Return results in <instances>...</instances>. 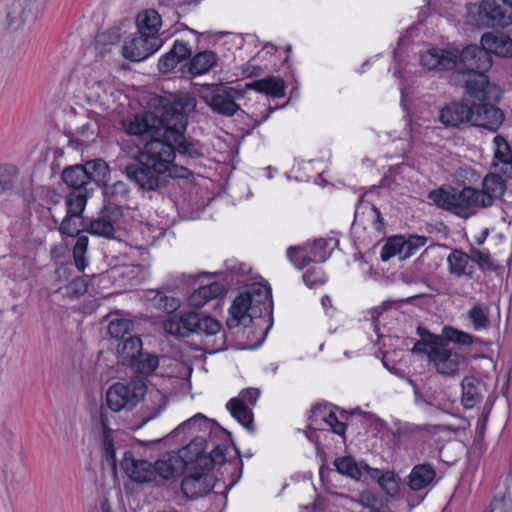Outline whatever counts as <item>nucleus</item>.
<instances>
[{"instance_id":"obj_1","label":"nucleus","mask_w":512,"mask_h":512,"mask_svg":"<svg viewBox=\"0 0 512 512\" xmlns=\"http://www.w3.org/2000/svg\"><path fill=\"white\" fill-rule=\"evenodd\" d=\"M173 141L156 137L147 141L139 149L134 161L125 166V174L129 180L143 191H160L172 176L175 167V147Z\"/></svg>"},{"instance_id":"obj_2","label":"nucleus","mask_w":512,"mask_h":512,"mask_svg":"<svg viewBox=\"0 0 512 512\" xmlns=\"http://www.w3.org/2000/svg\"><path fill=\"white\" fill-rule=\"evenodd\" d=\"M506 182L499 175L487 174L482 181V189L464 187L438 189L429 193V199L439 208L445 209L459 217L468 218L475 215L480 209L494 205L501 199L506 191Z\"/></svg>"},{"instance_id":"obj_3","label":"nucleus","mask_w":512,"mask_h":512,"mask_svg":"<svg viewBox=\"0 0 512 512\" xmlns=\"http://www.w3.org/2000/svg\"><path fill=\"white\" fill-rule=\"evenodd\" d=\"M420 62L428 70L456 69L462 74L488 71L492 67L491 56L482 45H468L461 52L432 48L421 55Z\"/></svg>"},{"instance_id":"obj_4","label":"nucleus","mask_w":512,"mask_h":512,"mask_svg":"<svg viewBox=\"0 0 512 512\" xmlns=\"http://www.w3.org/2000/svg\"><path fill=\"white\" fill-rule=\"evenodd\" d=\"M271 289L264 283H253L241 292L229 308L226 324L229 328L248 326L271 308Z\"/></svg>"},{"instance_id":"obj_5","label":"nucleus","mask_w":512,"mask_h":512,"mask_svg":"<svg viewBox=\"0 0 512 512\" xmlns=\"http://www.w3.org/2000/svg\"><path fill=\"white\" fill-rule=\"evenodd\" d=\"M469 22L477 27H508L512 24V7L497 0H482L467 4Z\"/></svg>"},{"instance_id":"obj_6","label":"nucleus","mask_w":512,"mask_h":512,"mask_svg":"<svg viewBox=\"0 0 512 512\" xmlns=\"http://www.w3.org/2000/svg\"><path fill=\"white\" fill-rule=\"evenodd\" d=\"M146 392L147 387L143 379L116 382L106 392L107 406L113 412L132 409L143 399Z\"/></svg>"},{"instance_id":"obj_7","label":"nucleus","mask_w":512,"mask_h":512,"mask_svg":"<svg viewBox=\"0 0 512 512\" xmlns=\"http://www.w3.org/2000/svg\"><path fill=\"white\" fill-rule=\"evenodd\" d=\"M337 244L338 241L334 238H320L315 240L313 244L289 247L287 257L296 268L303 269L312 262H325Z\"/></svg>"},{"instance_id":"obj_8","label":"nucleus","mask_w":512,"mask_h":512,"mask_svg":"<svg viewBox=\"0 0 512 512\" xmlns=\"http://www.w3.org/2000/svg\"><path fill=\"white\" fill-rule=\"evenodd\" d=\"M244 97V92L234 87L223 85L213 86L208 91L202 93L201 98L205 104L214 112L224 117H232L237 112L244 111L237 100Z\"/></svg>"},{"instance_id":"obj_9","label":"nucleus","mask_w":512,"mask_h":512,"mask_svg":"<svg viewBox=\"0 0 512 512\" xmlns=\"http://www.w3.org/2000/svg\"><path fill=\"white\" fill-rule=\"evenodd\" d=\"M122 217L123 208L119 205H105L98 216L89 220L84 226L91 235L112 239Z\"/></svg>"},{"instance_id":"obj_10","label":"nucleus","mask_w":512,"mask_h":512,"mask_svg":"<svg viewBox=\"0 0 512 512\" xmlns=\"http://www.w3.org/2000/svg\"><path fill=\"white\" fill-rule=\"evenodd\" d=\"M259 395L258 389L247 388L242 390L238 397L230 399L226 405L231 415L250 432H254L252 407Z\"/></svg>"},{"instance_id":"obj_11","label":"nucleus","mask_w":512,"mask_h":512,"mask_svg":"<svg viewBox=\"0 0 512 512\" xmlns=\"http://www.w3.org/2000/svg\"><path fill=\"white\" fill-rule=\"evenodd\" d=\"M177 431L196 433L191 439L187 449L192 450L203 444L211 435H224L226 431L222 429L215 421L207 418L205 415L198 413L178 426Z\"/></svg>"},{"instance_id":"obj_12","label":"nucleus","mask_w":512,"mask_h":512,"mask_svg":"<svg viewBox=\"0 0 512 512\" xmlns=\"http://www.w3.org/2000/svg\"><path fill=\"white\" fill-rule=\"evenodd\" d=\"M431 341L433 347L429 350V360L436 371L444 376H455L460 364L457 353L447 347L442 337H432Z\"/></svg>"},{"instance_id":"obj_13","label":"nucleus","mask_w":512,"mask_h":512,"mask_svg":"<svg viewBox=\"0 0 512 512\" xmlns=\"http://www.w3.org/2000/svg\"><path fill=\"white\" fill-rule=\"evenodd\" d=\"M158 120L160 122L156 123V129L159 130L158 137L173 142L183 138L187 118L180 109L174 106L165 107L161 116H158Z\"/></svg>"},{"instance_id":"obj_14","label":"nucleus","mask_w":512,"mask_h":512,"mask_svg":"<svg viewBox=\"0 0 512 512\" xmlns=\"http://www.w3.org/2000/svg\"><path fill=\"white\" fill-rule=\"evenodd\" d=\"M161 45L160 37H146L138 33L125 41L122 55L132 62H140L154 54Z\"/></svg>"},{"instance_id":"obj_15","label":"nucleus","mask_w":512,"mask_h":512,"mask_svg":"<svg viewBox=\"0 0 512 512\" xmlns=\"http://www.w3.org/2000/svg\"><path fill=\"white\" fill-rule=\"evenodd\" d=\"M122 470L134 482L147 483L155 479L153 464L147 460L136 458L131 451H125L120 462Z\"/></svg>"},{"instance_id":"obj_16","label":"nucleus","mask_w":512,"mask_h":512,"mask_svg":"<svg viewBox=\"0 0 512 512\" xmlns=\"http://www.w3.org/2000/svg\"><path fill=\"white\" fill-rule=\"evenodd\" d=\"M503 121L504 113L494 105L486 102L473 105L472 125L495 132Z\"/></svg>"},{"instance_id":"obj_17","label":"nucleus","mask_w":512,"mask_h":512,"mask_svg":"<svg viewBox=\"0 0 512 512\" xmlns=\"http://www.w3.org/2000/svg\"><path fill=\"white\" fill-rule=\"evenodd\" d=\"M473 105L464 102L446 104L439 113V120L446 128H456L462 124H472Z\"/></svg>"},{"instance_id":"obj_18","label":"nucleus","mask_w":512,"mask_h":512,"mask_svg":"<svg viewBox=\"0 0 512 512\" xmlns=\"http://www.w3.org/2000/svg\"><path fill=\"white\" fill-rule=\"evenodd\" d=\"M198 323L195 325L193 333L204 335L206 337L205 345L211 347V351L216 352L224 348V335L221 333V325L210 316L198 313Z\"/></svg>"},{"instance_id":"obj_19","label":"nucleus","mask_w":512,"mask_h":512,"mask_svg":"<svg viewBox=\"0 0 512 512\" xmlns=\"http://www.w3.org/2000/svg\"><path fill=\"white\" fill-rule=\"evenodd\" d=\"M156 123H160L158 116L151 112L122 120V126L128 134L141 137L149 136L152 139L158 137L159 134Z\"/></svg>"},{"instance_id":"obj_20","label":"nucleus","mask_w":512,"mask_h":512,"mask_svg":"<svg viewBox=\"0 0 512 512\" xmlns=\"http://www.w3.org/2000/svg\"><path fill=\"white\" fill-rule=\"evenodd\" d=\"M215 480L211 474L197 473L184 477L181 490L188 499H197L207 495L214 487Z\"/></svg>"},{"instance_id":"obj_21","label":"nucleus","mask_w":512,"mask_h":512,"mask_svg":"<svg viewBox=\"0 0 512 512\" xmlns=\"http://www.w3.org/2000/svg\"><path fill=\"white\" fill-rule=\"evenodd\" d=\"M198 321V313L187 312L180 316H171L163 321V329L167 334L176 337H188L193 333Z\"/></svg>"},{"instance_id":"obj_22","label":"nucleus","mask_w":512,"mask_h":512,"mask_svg":"<svg viewBox=\"0 0 512 512\" xmlns=\"http://www.w3.org/2000/svg\"><path fill=\"white\" fill-rule=\"evenodd\" d=\"M481 45L488 54H495L499 57H512V38L503 33H485L481 37Z\"/></svg>"},{"instance_id":"obj_23","label":"nucleus","mask_w":512,"mask_h":512,"mask_svg":"<svg viewBox=\"0 0 512 512\" xmlns=\"http://www.w3.org/2000/svg\"><path fill=\"white\" fill-rule=\"evenodd\" d=\"M436 478V471L430 464L414 466L407 476V485L413 491H420L430 486Z\"/></svg>"},{"instance_id":"obj_24","label":"nucleus","mask_w":512,"mask_h":512,"mask_svg":"<svg viewBox=\"0 0 512 512\" xmlns=\"http://www.w3.org/2000/svg\"><path fill=\"white\" fill-rule=\"evenodd\" d=\"M99 422L102 428V444H103V458L106 463L112 467L116 465V455L113 444V434L115 431L109 426V414L104 409L101 408Z\"/></svg>"},{"instance_id":"obj_25","label":"nucleus","mask_w":512,"mask_h":512,"mask_svg":"<svg viewBox=\"0 0 512 512\" xmlns=\"http://www.w3.org/2000/svg\"><path fill=\"white\" fill-rule=\"evenodd\" d=\"M161 24V16L154 9L144 10L136 18L138 33L146 37H159Z\"/></svg>"},{"instance_id":"obj_26","label":"nucleus","mask_w":512,"mask_h":512,"mask_svg":"<svg viewBox=\"0 0 512 512\" xmlns=\"http://www.w3.org/2000/svg\"><path fill=\"white\" fill-rule=\"evenodd\" d=\"M224 287L219 282H212L207 285L200 286L188 298V303L191 307L201 308L208 301L216 299L224 294Z\"/></svg>"},{"instance_id":"obj_27","label":"nucleus","mask_w":512,"mask_h":512,"mask_svg":"<svg viewBox=\"0 0 512 512\" xmlns=\"http://www.w3.org/2000/svg\"><path fill=\"white\" fill-rule=\"evenodd\" d=\"M485 72L479 71L467 74L468 78L465 80L466 92L479 101L489 99V81Z\"/></svg>"},{"instance_id":"obj_28","label":"nucleus","mask_w":512,"mask_h":512,"mask_svg":"<svg viewBox=\"0 0 512 512\" xmlns=\"http://www.w3.org/2000/svg\"><path fill=\"white\" fill-rule=\"evenodd\" d=\"M494 144L496 146L494 158L496 160L495 166L506 177H512V151L508 142L500 135L494 137Z\"/></svg>"},{"instance_id":"obj_29","label":"nucleus","mask_w":512,"mask_h":512,"mask_svg":"<svg viewBox=\"0 0 512 512\" xmlns=\"http://www.w3.org/2000/svg\"><path fill=\"white\" fill-rule=\"evenodd\" d=\"M102 193L107 202L106 205H122L128 200L130 188L128 184L122 180H117L112 184L107 181L102 184Z\"/></svg>"},{"instance_id":"obj_30","label":"nucleus","mask_w":512,"mask_h":512,"mask_svg":"<svg viewBox=\"0 0 512 512\" xmlns=\"http://www.w3.org/2000/svg\"><path fill=\"white\" fill-rule=\"evenodd\" d=\"M166 402V397L159 390L150 391L148 393V399L140 412V426L156 418L164 410Z\"/></svg>"},{"instance_id":"obj_31","label":"nucleus","mask_w":512,"mask_h":512,"mask_svg":"<svg viewBox=\"0 0 512 512\" xmlns=\"http://www.w3.org/2000/svg\"><path fill=\"white\" fill-rule=\"evenodd\" d=\"M226 434L227 432L222 436L224 437ZM219 436L220 435L209 436L203 441V444H199L198 447L193 449L195 450V454L198 456L208 452L213 465H222L225 462L226 446L216 441V438Z\"/></svg>"},{"instance_id":"obj_32","label":"nucleus","mask_w":512,"mask_h":512,"mask_svg":"<svg viewBox=\"0 0 512 512\" xmlns=\"http://www.w3.org/2000/svg\"><path fill=\"white\" fill-rule=\"evenodd\" d=\"M312 420L310 425L316 424V422L320 419L327 426L331 428V430L340 436L345 434L346 426L343 422L339 421L335 412L329 406H316L312 410Z\"/></svg>"},{"instance_id":"obj_33","label":"nucleus","mask_w":512,"mask_h":512,"mask_svg":"<svg viewBox=\"0 0 512 512\" xmlns=\"http://www.w3.org/2000/svg\"><path fill=\"white\" fill-rule=\"evenodd\" d=\"M117 355L122 364L131 366L132 362L142 352V342L137 336L129 335L117 344Z\"/></svg>"},{"instance_id":"obj_34","label":"nucleus","mask_w":512,"mask_h":512,"mask_svg":"<svg viewBox=\"0 0 512 512\" xmlns=\"http://www.w3.org/2000/svg\"><path fill=\"white\" fill-rule=\"evenodd\" d=\"M447 262L451 274H454L457 277H472L474 266L471 263V258L468 254L455 249L448 256Z\"/></svg>"},{"instance_id":"obj_35","label":"nucleus","mask_w":512,"mask_h":512,"mask_svg":"<svg viewBox=\"0 0 512 512\" xmlns=\"http://www.w3.org/2000/svg\"><path fill=\"white\" fill-rule=\"evenodd\" d=\"M246 89L265 93L276 98L284 96L285 84L279 77L270 76L246 84Z\"/></svg>"},{"instance_id":"obj_36","label":"nucleus","mask_w":512,"mask_h":512,"mask_svg":"<svg viewBox=\"0 0 512 512\" xmlns=\"http://www.w3.org/2000/svg\"><path fill=\"white\" fill-rule=\"evenodd\" d=\"M184 468V462L177 455L160 459L153 464L155 477L159 475L163 479H170L180 474Z\"/></svg>"},{"instance_id":"obj_37","label":"nucleus","mask_w":512,"mask_h":512,"mask_svg":"<svg viewBox=\"0 0 512 512\" xmlns=\"http://www.w3.org/2000/svg\"><path fill=\"white\" fill-rule=\"evenodd\" d=\"M62 180L72 191L82 190L88 192V176L82 165L67 167L62 172Z\"/></svg>"},{"instance_id":"obj_38","label":"nucleus","mask_w":512,"mask_h":512,"mask_svg":"<svg viewBox=\"0 0 512 512\" xmlns=\"http://www.w3.org/2000/svg\"><path fill=\"white\" fill-rule=\"evenodd\" d=\"M146 298L153 307L168 314L175 312L180 307L179 299L168 296L160 290L147 291Z\"/></svg>"},{"instance_id":"obj_39","label":"nucleus","mask_w":512,"mask_h":512,"mask_svg":"<svg viewBox=\"0 0 512 512\" xmlns=\"http://www.w3.org/2000/svg\"><path fill=\"white\" fill-rule=\"evenodd\" d=\"M83 169L88 176V183L94 182L96 185L103 184L107 181L110 174L108 164L102 159H94L87 161L82 165Z\"/></svg>"},{"instance_id":"obj_40","label":"nucleus","mask_w":512,"mask_h":512,"mask_svg":"<svg viewBox=\"0 0 512 512\" xmlns=\"http://www.w3.org/2000/svg\"><path fill=\"white\" fill-rule=\"evenodd\" d=\"M217 63V55L212 51L197 53L190 61L189 72L201 75L211 70Z\"/></svg>"},{"instance_id":"obj_41","label":"nucleus","mask_w":512,"mask_h":512,"mask_svg":"<svg viewBox=\"0 0 512 512\" xmlns=\"http://www.w3.org/2000/svg\"><path fill=\"white\" fill-rule=\"evenodd\" d=\"M462 404L465 408H473L481 399L479 381L475 377H465L461 383Z\"/></svg>"},{"instance_id":"obj_42","label":"nucleus","mask_w":512,"mask_h":512,"mask_svg":"<svg viewBox=\"0 0 512 512\" xmlns=\"http://www.w3.org/2000/svg\"><path fill=\"white\" fill-rule=\"evenodd\" d=\"M467 319L475 331H481L490 327L489 308L485 304H477L467 312Z\"/></svg>"},{"instance_id":"obj_43","label":"nucleus","mask_w":512,"mask_h":512,"mask_svg":"<svg viewBox=\"0 0 512 512\" xmlns=\"http://www.w3.org/2000/svg\"><path fill=\"white\" fill-rule=\"evenodd\" d=\"M334 466L336 467L337 472L342 475L348 476L352 479H359L362 475V469L368 470L369 466L364 465L360 466L357 464L355 459L352 456H345L337 458L334 461Z\"/></svg>"},{"instance_id":"obj_44","label":"nucleus","mask_w":512,"mask_h":512,"mask_svg":"<svg viewBox=\"0 0 512 512\" xmlns=\"http://www.w3.org/2000/svg\"><path fill=\"white\" fill-rule=\"evenodd\" d=\"M88 196L89 194L86 191H71L65 200L66 214L69 216L81 217L85 209Z\"/></svg>"},{"instance_id":"obj_45","label":"nucleus","mask_w":512,"mask_h":512,"mask_svg":"<svg viewBox=\"0 0 512 512\" xmlns=\"http://www.w3.org/2000/svg\"><path fill=\"white\" fill-rule=\"evenodd\" d=\"M19 169L12 163L0 164V195L11 191L18 180Z\"/></svg>"},{"instance_id":"obj_46","label":"nucleus","mask_w":512,"mask_h":512,"mask_svg":"<svg viewBox=\"0 0 512 512\" xmlns=\"http://www.w3.org/2000/svg\"><path fill=\"white\" fill-rule=\"evenodd\" d=\"M158 366V358L147 353H140L132 362L131 368L142 375H150Z\"/></svg>"},{"instance_id":"obj_47","label":"nucleus","mask_w":512,"mask_h":512,"mask_svg":"<svg viewBox=\"0 0 512 512\" xmlns=\"http://www.w3.org/2000/svg\"><path fill=\"white\" fill-rule=\"evenodd\" d=\"M442 338L444 339L445 343L454 342L456 344L464 345V346L472 345L476 339L475 337L468 334L467 332L458 330V329L450 327V326H445L443 328V337Z\"/></svg>"},{"instance_id":"obj_48","label":"nucleus","mask_w":512,"mask_h":512,"mask_svg":"<svg viewBox=\"0 0 512 512\" xmlns=\"http://www.w3.org/2000/svg\"><path fill=\"white\" fill-rule=\"evenodd\" d=\"M88 237L85 235L78 236L73 247V257L75 266L79 271H84L88 262L85 257L88 248Z\"/></svg>"},{"instance_id":"obj_49","label":"nucleus","mask_w":512,"mask_h":512,"mask_svg":"<svg viewBox=\"0 0 512 512\" xmlns=\"http://www.w3.org/2000/svg\"><path fill=\"white\" fill-rule=\"evenodd\" d=\"M132 326L128 319L115 318L109 322L108 333L114 339H122L130 333Z\"/></svg>"},{"instance_id":"obj_50","label":"nucleus","mask_w":512,"mask_h":512,"mask_svg":"<svg viewBox=\"0 0 512 512\" xmlns=\"http://www.w3.org/2000/svg\"><path fill=\"white\" fill-rule=\"evenodd\" d=\"M81 217L77 216H66L63 218L59 225V232L63 236L75 237L78 235L81 227Z\"/></svg>"},{"instance_id":"obj_51","label":"nucleus","mask_w":512,"mask_h":512,"mask_svg":"<svg viewBox=\"0 0 512 512\" xmlns=\"http://www.w3.org/2000/svg\"><path fill=\"white\" fill-rule=\"evenodd\" d=\"M172 144L175 147V151L177 150L180 154L187 157L195 159L202 155L200 147L195 143L186 141L184 136L179 141L172 142Z\"/></svg>"},{"instance_id":"obj_52","label":"nucleus","mask_w":512,"mask_h":512,"mask_svg":"<svg viewBox=\"0 0 512 512\" xmlns=\"http://www.w3.org/2000/svg\"><path fill=\"white\" fill-rule=\"evenodd\" d=\"M400 248V236L391 237L388 241L383 245L380 253V257L382 261H388L391 258L398 256Z\"/></svg>"},{"instance_id":"obj_53","label":"nucleus","mask_w":512,"mask_h":512,"mask_svg":"<svg viewBox=\"0 0 512 512\" xmlns=\"http://www.w3.org/2000/svg\"><path fill=\"white\" fill-rule=\"evenodd\" d=\"M170 52L181 62L188 59L192 54L191 46L184 40H176Z\"/></svg>"},{"instance_id":"obj_54","label":"nucleus","mask_w":512,"mask_h":512,"mask_svg":"<svg viewBox=\"0 0 512 512\" xmlns=\"http://www.w3.org/2000/svg\"><path fill=\"white\" fill-rule=\"evenodd\" d=\"M303 281L305 284L312 288L325 283L326 279L323 272L320 269L307 270L303 274Z\"/></svg>"},{"instance_id":"obj_55","label":"nucleus","mask_w":512,"mask_h":512,"mask_svg":"<svg viewBox=\"0 0 512 512\" xmlns=\"http://www.w3.org/2000/svg\"><path fill=\"white\" fill-rule=\"evenodd\" d=\"M41 12H42V7H41L40 3L36 2V1L29 2L23 10V14H22L23 23L34 22L39 17Z\"/></svg>"},{"instance_id":"obj_56","label":"nucleus","mask_w":512,"mask_h":512,"mask_svg":"<svg viewBox=\"0 0 512 512\" xmlns=\"http://www.w3.org/2000/svg\"><path fill=\"white\" fill-rule=\"evenodd\" d=\"M421 337L422 339L414 344L412 352L417 354L425 353L429 356V350L433 347L431 338L439 336L427 332L426 335L421 334Z\"/></svg>"},{"instance_id":"obj_57","label":"nucleus","mask_w":512,"mask_h":512,"mask_svg":"<svg viewBox=\"0 0 512 512\" xmlns=\"http://www.w3.org/2000/svg\"><path fill=\"white\" fill-rule=\"evenodd\" d=\"M179 63L180 61L169 51L159 59L158 68L160 72L168 73Z\"/></svg>"},{"instance_id":"obj_58","label":"nucleus","mask_w":512,"mask_h":512,"mask_svg":"<svg viewBox=\"0 0 512 512\" xmlns=\"http://www.w3.org/2000/svg\"><path fill=\"white\" fill-rule=\"evenodd\" d=\"M471 263L475 262L477 263L481 268L488 269L490 268L492 262L491 257L488 252L481 251L478 249H472L471 250Z\"/></svg>"},{"instance_id":"obj_59","label":"nucleus","mask_w":512,"mask_h":512,"mask_svg":"<svg viewBox=\"0 0 512 512\" xmlns=\"http://www.w3.org/2000/svg\"><path fill=\"white\" fill-rule=\"evenodd\" d=\"M66 291L69 295L78 297L86 293L87 284L84 279L77 278L68 284V286L66 287Z\"/></svg>"},{"instance_id":"obj_60","label":"nucleus","mask_w":512,"mask_h":512,"mask_svg":"<svg viewBox=\"0 0 512 512\" xmlns=\"http://www.w3.org/2000/svg\"><path fill=\"white\" fill-rule=\"evenodd\" d=\"M262 73H263V69L258 65L252 64L251 62L246 63L242 67V74L246 78L258 77Z\"/></svg>"},{"instance_id":"obj_61","label":"nucleus","mask_w":512,"mask_h":512,"mask_svg":"<svg viewBox=\"0 0 512 512\" xmlns=\"http://www.w3.org/2000/svg\"><path fill=\"white\" fill-rule=\"evenodd\" d=\"M368 216L372 220L374 229L376 231H381L383 228V223L379 210L375 206L370 207L368 210Z\"/></svg>"},{"instance_id":"obj_62","label":"nucleus","mask_w":512,"mask_h":512,"mask_svg":"<svg viewBox=\"0 0 512 512\" xmlns=\"http://www.w3.org/2000/svg\"><path fill=\"white\" fill-rule=\"evenodd\" d=\"M400 248H401V251L399 252V258L401 260L407 259L415 254L414 251L412 250L410 244L408 243L406 238L403 236H400Z\"/></svg>"},{"instance_id":"obj_63","label":"nucleus","mask_w":512,"mask_h":512,"mask_svg":"<svg viewBox=\"0 0 512 512\" xmlns=\"http://www.w3.org/2000/svg\"><path fill=\"white\" fill-rule=\"evenodd\" d=\"M406 240L410 244L414 253H416L418 251V249H420L427 243V237L419 236V235H412L409 238H407Z\"/></svg>"},{"instance_id":"obj_64","label":"nucleus","mask_w":512,"mask_h":512,"mask_svg":"<svg viewBox=\"0 0 512 512\" xmlns=\"http://www.w3.org/2000/svg\"><path fill=\"white\" fill-rule=\"evenodd\" d=\"M379 484L384 488L387 484H391V490H397L395 475L392 472L384 473L379 479Z\"/></svg>"}]
</instances>
